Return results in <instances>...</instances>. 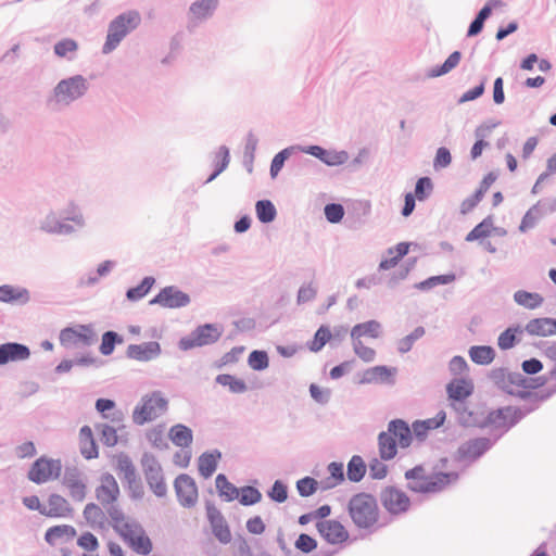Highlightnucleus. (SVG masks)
<instances>
[{
  "label": "nucleus",
  "mask_w": 556,
  "mask_h": 556,
  "mask_svg": "<svg viewBox=\"0 0 556 556\" xmlns=\"http://www.w3.org/2000/svg\"><path fill=\"white\" fill-rule=\"evenodd\" d=\"M456 471H445L434 467L427 471L424 466H416L405 472L408 489L416 493H438L458 480Z\"/></svg>",
  "instance_id": "nucleus-1"
},
{
  "label": "nucleus",
  "mask_w": 556,
  "mask_h": 556,
  "mask_svg": "<svg viewBox=\"0 0 556 556\" xmlns=\"http://www.w3.org/2000/svg\"><path fill=\"white\" fill-rule=\"evenodd\" d=\"M348 508L351 519L358 528H371L379 520V507L371 494H355L351 497Z\"/></svg>",
  "instance_id": "nucleus-2"
},
{
  "label": "nucleus",
  "mask_w": 556,
  "mask_h": 556,
  "mask_svg": "<svg viewBox=\"0 0 556 556\" xmlns=\"http://www.w3.org/2000/svg\"><path fill=\"white\" fill-rule=\"evenodd\" d=\"M140 23L141 16L136 10H130L116 16L109 25L106 40L103 45V53L113 51L127 34L136 29Z\"/></svg>",
  "instance_id": "nucleus-3"
},
{
  "label": "nucleus",
  "mask_w": 556,
  "mask_h": 556,
  "mask_svg": "<svg viewBox=\"0 0 556 556\" xmlns=\"http://www.w3.org/2000/svg\"><path fill=\"white\" fill-rule=\"evenodd\" d=\"M168 402L161 392L155 391L142 397L132 413L136 425H144L163 415L167 410Z\"/></svg>",
  "instance_id": "nucleus-4"
},
{
  "label": "nucleus",
  "mask_w": 556,
  "mask_h": 556,
  "mask_svg": "<svg viewBox=\"0 0 556 556\" xmlns=\"http://www.w3.org/2000/svg\"><path fill=\"white\" fill-rule=\"evenodd\" d=\"M118 534L124 542L137 554L149 555L153 549V543L144 529L136 521L122 525Z\"/></svg>",
  "instance_id": "nucleus-5"
},
{
  "label": "nucleus",
  "mask_w": 556,
  "mask_h": 556,
  "mask_svg": "<svg viewBox=\"0 0 556 556\" xmlns=\"http://www.w3.org/2000/svg\"><path fill=\"white\" fill-rule=\"evenodd\" d=\"M62 470V464L58 459L47 457L38 458L28 471V479L37 484L59 478Z\"/></svg>",
  "instance_id": "nucleus-6"
},
{
  "label": "nucleus",
  "mask_w": 556,
  "mask_h": 556,
  "mask_svg": "<svg viewBox=\"0 0 556 556\" xmlns=\"http://www.w3.org/2000/svg\"><path fill=\"white\" fill-rule=\"evenodd\" d=\"M86 90V79L81 76H75L60 81L55 87L54 93L58 102L67 104L81 97Z\"/></svg>",
  "instance_id": "nucleus-7"
},
{
  "label": "nucleus",
  "mask_w": 556,
  "mask_h": 556,
  "mask_svg": "<svg viewBox=\"0 0 556 556\" xmlns=\"http://www.w3.org/2000/svg\"><path fill=\"white\" fill-rule=\"evenodd\" d=\"M96 340V333L90 326L78 325L64 328L60 333L63 346L89 345Z\"/></svg>",
  "instance_id": "nucleus-8"
},
{
  "label": "nucleus",
  "mask_w": 556,
  "mask_h": 556,
  "mask_svg": "<svg viewBox=\"0 0 556 556\" xmlns=\"http://www.w3.org/2000/svg\"><path fill=\"white\" fill-rule=\"evenodd\" d=\"M382 506L393 515L405 513L410 506L407 494L394 486H387L380 493Z\"/></svg>",
  "instance_id": "nucleus-9"
},
{
  "label": "nucleus",
  "mask_w": 556,
  "mask_h": 556,
  "mask_svg": "<svg viewBox=\"0 0 556 556\" xmlns=\"http://www.w3.org/2000/svg\"><path fill=\"white\" fill-rule=\"evenodd\" d=\"M175 492L184 507H192L198 502V488L194 480L188 475H180L175 480Z\"/></svg>",
  "instance_id": "nucleus-10"
},
{
  "label": "nucleus",
  "mask_w": 556,
  "mask_h": 556,
  "mask_svg": "<svg viewBox=\"0 0 556 556\" xmlns=\"http://www.w3.org/2000/svg\"><path fill=\"white\" fill-rule=\"evenodd\" d=\"M319 534L330 544H341L349 539V532L338 520H320L316 523Z\"/></svg>",
  "instance_id": "nucleus-11"
},
{
  "label": "nucleus",
  "mask_w": 556,
  "mask_h": 556,
  "mask_svg": "<svg viewBox=\"0 0 556 556\" xmlns=\"http://www.w3.org/2000/svg\"><path fill=\"white\" fill-rule=\"evenodd\" d=\"M190 302L189 295L175 287H166L151 301V304H160L168 308L186 306Z\"/></svg>",
  "instance_id": "nucleus-12"
},
{
  "label": "nucleus",
  "mask_w": 556,
  "mask_h": 556,
  "mask_svg": "<svg viewBox=\"0 0 556 556\" xmlns=\"http://www.w3.org/2000/svg\"><path fill=\"white\" fill-rule=\"evenodd\" d=\"M73 509L66 498L59 494H51L42 506L41 515L50 518H64L72 514Z\"/></svg>",
  "instance_id": "nucleus-13"
},
{
  "label": "nucleus",
  "mask_w": 556,
  "mask_h": 556,
  "mask_svg": "<svg viewBox=\"0 0 556 556\" xmlns=\"http://www.w3.org/2000/svg\"><path fill=\"white\" fill-rule=\"evenodd\" d=\"M96 495L103 505L113 504L117 500L119 495V488L112 475L106 473L102 476L101 483L97 488Z\"/></svg>",
  "instance_id": "nucleus-14"
},
{
  "label": "nucleus",
  "mask_w": 556,
  "mask_h": 556,
  "mask_svg": "<svg viewBox=\"0 0 556 556\" xmlns=\"http://www.w3.org/2000/svg\"><path fill=\"white\" fill-rule=\"evenodd\" d=\"M491 447L486 438H477L463 443L458 448V455L466 460H475Z\"/></svg>",
  "instance_id": "nucleus-15"
},
{
  "label": "nucleus",
  "mask_w": 556,
  "mask_h": 556,
  "mask_svg": "<svg viewBox=\"0 0 556 556\" xmlns=\"http://www.w3.org/2000/svg\"><path fill=\"white\" fill-rule=\"evenodd\" d=\"M207 518L210 520L214 535L222 543L230 542L231 532L220 511L214 506H207Z\"/></svg>",
  "instance_id": "nucleus-16"
},
{
  "label": "nucleus",
  "mask_w": 556,
  "mask_h": 556,
  "mask_svg": "<svg viewBox=\"0 0 556 556\" xmlns=\"http://www.w3.org/2000/svg\"><path fill=\"white\" fill-rule=\"evenodd\" d=\"M160 353V344L154 341L130 344L127 349V356L139 362H149L157 357Z\"/></svg>",
  "instance_id": "nucleus-17"
},
{
  "label": "nucleus",
  "mask_w": 556,
  "mask_h": 556,
  "mask_svg": "<svg viewBox=\"0 0 556 556\" xmlns=\"http://www.w3.org/2000/svg\"><path fill=\"white\" fill-rule=\"evenodd\" d=\"M63 485L68 495L76 502H83L87 494L85 479L77 472H67L63 479Z\"/></svg>",
  "instance_id": "nucleus-18"
},
{
  "label": "nucleus",
  "mask_w": 556,
  "mask_h": 556,
  "mask_svg": "<svg viewBox=\"0 0 556 556\" xmlns=\"http://www.w3.org/2000/svg\"><path fill=\"white\" fill-rule=\"evenodd\" d=\"M29 355L28 348L20 343H4L0 345V365L9 362L24 361Z\"/></svg>",
  "instance_id": "nucleus-19"
},
{
  "label": "nucleus",
  "mask_w": 556,
  "mask_h": 556,
  "mask_svg": "<svg viewBox=\"0 0 556 556\" xmlns=\"http://www.w3.org/2000/svg\"><path fill=\"white\" fill-rule=\"evenodd\" d=\"M75 536L76 530L74 527L70 525H59L51 527L46 531L45 540L50 545H56L73 541Z\"/></svg>",
  "instance_id": "nucleus-20"
},
{
  "label": "nucleus",
  "mask_w": 556,
  "mask_h": 556,
  "mask_svg": "<svg viewBox=\"0 0 556 556\" xmlns=\"http://www.w3.org/2000/svg\"><path fill=\"white\" fill-rule=\"evenodd\" d=\"M526 331L531 336L548 337L556 334V319L543 317L531 319L526 325Z\"/></svg>",
  "instance_id": "nucleus-21"
},
{
  "label": "nucleus",
  "mask_w": 556,
  "mask_h": 556,
  "mask_svg": "<svg viewBox=\"0 0 556 556\" xmlns=\"http://www.w3.org/2000/svg\"><path fill=\"white\" fill-rule=\"evenodd\" d=\"M304 152L319 159L330 166L341 165L348 160L345 152H329L319 146H309Z\"/></svg>",
  "instance_id": "nucleus-22"
},
{
  "label": "nucleus",
  "mask_w": 556,
  "mask_h": 556,
  "mask_svg": "<svg viewBox=\"0 0 556 556\" xmlns=\"http://www.w3.org/2000/svg\"><path fill=\"white\" fill-rule=\"evenodd\" d=\"M395 369L387 366H375L366 369L362 377L361 383H384L391 381Z\"/></svg>",
  "instance_id": "nucleus-23"
},
{
  "label": "nucleus",
  "mask_w": 556,
  "mask_h": 556,
  "mask_svg": "<svg viewBox=\"0 0 556 556\" xmlns=\"http://www.w3.org/2000/svg\"><path fill=\"white\" fill-rule=\"evenodd\" d=\"M219 338V332L212 325H204L199 327L194 332L193 343H189L185 340L181 341L184 349H189L193 345H206L215 342Z\"/></svg>",
  "instance_id": "nucleus-24"
},
{
  "label": "nucleus",
  "mask_w": 556,
  "mask_h": 556,
  "mask_svg": "<svg viewBox=\"0 0 556 556\" xmlns=\"http://www.w3.org/2000/svg\"><path fill=\"white\" fill-rule=\"evenodd\" d=\"M516 410L511 407H503L493 410L488 416V421L495 428L507 429L515 424Z\"/></svg>",
  "instance_id": "nucleus-25"
},
{
  "label": "nucleus",
  "mask_w": 556,
  "mask_h": 556,
  "mask_svg": "<svg viewBox=\"0 0 556 556\" xmlns=\"http://www.w3.org/2000/svg\"><path fill=\"white\" fill-rule=\"evenodd\" d=\"M97 410L103 418L110 419L112 424L119 426L124 420V415L121 410L115 409V402L109 399H99L96 402Z\"/></svg>",
  "instance_id": "nucleus-26"
},
{
  "label": "nucleus",
  "mask_w": 556,
  "mask_h": 556,
  "mask_svg": "<svg viewBox=\"0 0 556 556\" xmlns=\"http://www.w3.org/2000/svg\"><path fill=\"white\" fill-rule=\"evenodd\" d=\"M408 251L409 243L407 242H401L394 248H390L387 252L388 257L380 262L379 268L382 270H388L395 267L399 262L408 253Z\"/></svg>",
  "instance_id": "nucleus-27"
},
{
  "label": "nucleus",
  "mask_w": 556,
  "mask_h": 556,
  "mask_svg": "<svg viewBox=\"0 0 556 556\" xmlns=\"http://www.w3.org/2000/svg\"><path fill=\"white\" fill-rule=\"evenodd\" d=\"M29 300V292L25 288L10 285L0 286V301L24 304Z\"/></svg>",
  "instance_id": "nucleus-28"
},
{
  "label": "nucleus",
  "mask_w": 556,
  "mask_h": 556,
  "mask_svg": "<svg viewBox=\"0 0 556 556\" xmlns=\"http://www.w3.org/2000/svg\"><path fill=\"white\" fill-rule=\"evenodd\" d=\"M80 452L85 458L91 459L98 456V448L93 440L92 430L89 426H84L79 431Z\"/></svg>",
  "instance_id": "nucleus-29"
},
{
  "label": "nucleus",
  "mask_w": 556,
  "mask_h": 556,
  "mask_svg": "<svg viewBox=\"0 0 556 556\" xmlns=\"http://www.w3.org/2000/svg\"><path fill=\"white\" fill-rule=\"evenodd\" d=\"M388 431L393 435L401 447H407L412 441V431L403 420H393L389 424Z\"/></svg>",
  "instance_id": "nucleus-30"
},
{
  "label": "nucleus",
  "mask_w": 556,
  "mask_h": 556,
  "mask_svg": "<svg viewBox=\"0 0 556 556\" xmlns=\"http://www.w3.org/2000/svg\"><path fill=\"white\" fill-rule=\"evenodd\" d=\"M473 390L471 381L466 379H455L447 386L448 396L453 400L462 401L468 397Z\"/></svg>",
  "instance_id": "nucleus-31"
},
{
  "label": "nucleus",
  "mask_w": 556,
  "mask_h": 556,
  "mask_svg": "<svg viewBox=\"0 0 556 556\" xmlns=\"http://www.w3.org/2000/svg\"><path fill=\"white\" fill-rule=\"evenodd\" d=\"M381 326L376 320H368L366 323L355 325L351 330L352 339H362L364 337L376 339L380 334Z\"/></svg>",
  "instance_id": "nucleus-32"
},
{
  "label": "nucleus",
  "mask_w": 556,
  "mask_h": 556,
  "mask_svg": "<svg viewBox=\"0 0 556 556\" xmlns=\"http://www.w3.org/2000/svg\"><path fill=\"white\" fill-rule=\"evenodd\" d=\"M469 357L478 365H489L495 358V351L489 345H475L469 349Z\"/></svg>",
  "instance_id": "nucleus-33"
},
{
  "label": "nucleus",
  "mask_w": 556,
  "mask_h": 556,
  "mask_svg": "<svg viewBox=\"0 0 556 556\" xmlns=\"http://www.w3.org/2000/svg\"><path fill=\"white\" fill-rule=\"evenodd\" d=\"M169 439L180 447H188L192 443V431L185 425L178 424L170 428Z\"/></svg>",
  "instance_id": "nucleus-34"
},
{
  "label": "nucleus",
  "mask_w": 556,
  "mask_h": 556,
  "mask_svg": "<svg viewBox=\"0 0 556 556\" xmlns=\"http://www.w3.org/2000/svg\"><path fill=\"white\" fill-rule=\"evenodd\" d=\"M514 300L520 306H523L529 309L538 308L544 302V299L541 294L536 292H528L525 290H519L515 292Z\"/></svg>",
  "instance_id": "nucleus-35"
},
{
  "label": "nucleus",
  "mask_w": 556,
  "mask_h": 556,
  "mask_svg": "<svg viewBox=\"0 0 556 556\" xmlns=\"http://www.w3.org/2000/svg\"><path fill=\"white\" fill-rule=\"evenodd\" d=\"M523 329L520 326L509 327L497 338V345L501 350H509L520 341Z\"/></svg>",
  "instance_id": "nucleus-36"
},
{
  "label": "nucleus",
  "mask_w": 556,
  "mask_h": 556,
  "mask_svg": "<svg viewBox=\"0 0 556 556\" xmlns=\"http://www.w3.org/2000/svg\"><path fill=\"white\" fill-rule=\"evenodd\" d=\"M379 453L382 459H392L396 455V441L393 435L388 432H381L378 438Z\"/></svg>",
  "instance_id": "nucleus-37"
},
{
  "label": "nucleus",
  "mask_w": 556,
  "mask_h": 556,
  "mask_svg": "<svg viewBox=\"0 0 556 556\" xmlns=\"http://www.w3.org/2000/svg\"><path fill=\"white\" fill-rule=\"evenodd\" d=\"M219 457V453H204L201 455L199 458L200 475L204 478L211 477L217 468Z\"/></svg>",
  "instance_id": "nucleus-38"
},
{
  "label": "nucleus",
  "mask_w": 556,
  "mask_h": 556,
  "mask_svg": "<svg viewBox=\"0 0 556 556\" xmlns=\"http://www.w3.org/2000/svg\"><path fill=\"white\" fill-rule=\"evenodd\" d=\"M146 478H147V481L150 485V488L152 489V491L155 493V495L157 496H163L166 494V483L164 481V478L162 476V472H161V469L160 468H150L147 472H146Z\"/></svg>",
  "instance_id": "nucleus-39"
},
{
  "label": "nucleus",
  "mask_w": 556,
  "mask_h": 556,
  "mask_svg": "<svg viewBox=\"0 0 556 556\" xmlns=\"http://www.w3.org/2000/svg\"><path fill=\"white\" fill-rule=\"evenodd\" d=\"M215 483L219 495L226 501H233L239 497V490L228 481L225 475L219 473L215 479Z\"/></svg>",
  "instance_id": "nucleus-40"
},
{
  "label": "nucleus",
  "mask_w": 556,
  "mask_h": 556,
  "mask_svg": "<svg viewBox=\"0 0 556 556\" xmlns=\"http://www.w3.org/2000/svg\"><path fill=\"white\" fill-rule=\"evenodd\" d=\"M217 0H199L190 7V13L194 20L207 17L215 9Z\"/></svg>",
  "instance_id": "nucleus-41"
},
{
  "label": "nucleus",
  "mask_w": 556,
  "mask_h": 556,
  "mask_svg": "<svg viewBox=\"0 0 556 556\" xmlns=\"http://www.w3.org/2000/svg\"><path fill=\"white\" fill-rule=\"evenodd\" d=\"M366 472V466L361 456H353L348 464V478L353 482H358L363 479Z\"/></svg>",
  "instance_id": "nucleus-42"
},
{
  "label": "nucleus",
  "mask_w": 556,
  "mask_h": 556,
  "mask_svg": "<svg viewBox=\"0 0 556 556\" xmlns=\"http://www.w3.org/2000/svg\"><path fill=\"white\" fill-rule=\"evenodd\" d=\"M217 383L220 386L229 388V390L233 393H243L247 391V384L242 379H239L232 375H218L216 377Z\"/></svg>",
  "instance_id": "nucleus-43"
},
{
  "label": "nucleus",
  "mask_w": 556,
  "mask_h": 556,
  "mask_svg": "<svg viewBox=\"0 0 556 556\" xmlns=\"http://www.w3.org/2000/svg\"><path fill=\"white\" fill-rule=\"evenodd\" d=\"M492 228V220L490 218L483 219L466 236V241L471 242L475 240L486 238L491 235Z\"/></svg>",
  "instance_id": "nucleus-44"
},
{
  "label": "nucleus",
  "mask_w": 556,
  "mask_h": 556,
  "mask_svg": "<svg viewBox=\"0 0 556 556\" xmlns=\"http://www.w3.org/2000/svg\"><path fill=\"white\" fill-rule=\"evenodd\" d=\"M257 218L263 223H270L275 219L276 208L268 200H262L256 203Z\"/></svg>",
  "instance_id": "nucleus-45"
},
{
  "label": "nucleus",
  "mask_w": 556,
  "mask_h": 556,
  "mask_svg": "<svg viewBox=\"0 0 556 556\" xmlns=\"http://www.w3.org/2000/svg\"><path fill=\"white\" fill-rule=\"evenodd\" d=\"M153 285L154 278L146 277L139 286L127 291V298L131 301L140 300L150 291Z\"/></svg>",
  "instance_id": "nucleus-46"
},
{
  "label": "nucleus",
  "mask_w": 556,
  "mask_h": 556,
  "mask_svg": "<svg viewBox=\"0 0 556 556\" xmlns=\"http://www.w3.org/2000/svg\"><path fill=\"white\" fill-rule=\"evenodd\" d=\"M460 61V52L454 51L450 56L445 60V62L438 68H433L430 73L431 77H438L451 72L455 68Z\"/></svg>",
  "instance_id": "nucleus-47"
},
{
  "label": "nucleus",
  "mask_w": 556,
  "mask_h": 556,
  "mask_svg": "<svg viewBox=\"0 0 556 556\" xmlns=\"http://www.w3.org/2000/svg\"><path fill=\"white\" fill-rule=\"evenodd\" d=\"M248 364L254 370L266 369L269 365L268 355L264 351H253L249 355Z\"/></svg>",
  "instance_id": "nucleus-48"
},
{
  "label": "nucleus",
  "mask_w": 556,
  "mask_h": 556,
  "mask_svg": "<svg viewBox=\"0 0 556 556\" xmlns=\"http://www.w3.org/2000/svg\"><path fill=\"white\" fill-rule=\"evenodd\" d=\"M84 517L93 527L102 523L104 515L98 505L90 503L84 509Z\"/></svg>",
  "instance_id": "nucleus-49"
},
{
  "label": "nucleus",
  "mask_w": 556,
  "mask_h": 556,
  "mask_svg": "<svg viewBox=\"0 0 556 556\" xmlns=\"http://www.w3.org/2000/svg\"><path fill=\"white\" fill-rule=\"evenodd\" d=\"M262 494L253 486H244L239 491V501L242 505H253L261 501Z\"/></svg>",
  "instance_id": "nucleus-50"
},
{
  "label": "nucleus",
  "mask_w": 556,
  "mask_h": 556,
  "mask_svg": "<svg viewBox=\"0 0 556 556\" xmlns=\"http://www.w3.org/2000/svg\"><path fill=\"white\" fill-rule=\"evenodd\" d=\"M353 348L356 355L364 362H372L375 359V350L366 346L361 339H353Z\"/></svg>",
  "instance_id": "nucleus-51"
},
{
  "label": "nucleus",
  "mask_w": 556,
  "mask_h": 556,
  "mask_svg": "<svg viewBox=\"0 0 556 556\" xmlns=\"http://www.w3.org/2000/svg\"><path fill=\"white\" fill-rule=\"evenodd\" d=\"M454 274H446V275H440V276H433L428 278L427 280L419 283V288L421 289H429L432 287H435L437 285H447L455 280Z\"/></svg>",
  "instance_id": "nucleus-52"
},
{
  "label": "nucleus",
  "mask_w": 556,
  "mask_h": 556,
  "mask_svg": "<svg viewBox=\"0 0 556 556\" xmlns=\"http://www.w3.org/2000/svg\"><path fill=\"white\" fill-rule=\"evenodd\" d=\"M294 546L303 553H311L317 547V542L311 535L302 533L296 539Z\"/></svg>",
  "instance_id": "nucleus-53"
},
{
  "label": "nucleus",
  "mask_w": 556,
  "mask_h": 556,
  "mask_svg": "<svg viewBox=\"0 0 556 556\" xmlns=\"http://www.w3.org/2000/svg\"><path fill=\"white\" fill-rule=\"evenodd\" d=\"M116 341L122 342L121 339H117V334L113 331H108L102 337V342L100 345V352L103 355H110L113 350Z\"/></svg>",
  "instance_id": "nucleus-54"
},
{
  "label": "nucleus",
  "mask_w": 556,
  "mask_h": 556,
  "mask_svg": "<svg viewBox=\"0 0 556 556\" xmlns=\"http://www.w3.org/2000/svg\"><path fill=\"white\" fill-rule=\"evenodd\" d=\"M110 517H111V520H112V526L114 528V530L118 533L121 531V526L122 525H129L132 520L128 519L122 510H119L118 508L116 507H112L111 509L108 510Z\"/></svg>",
  "instance_id": "nucleus-55"
},
{
  "label": "nucleus",
  "mask_w": 556,
  "mask_h": 556,
  "mask_svg": "<svg viewBox=\"0 0 556 556\" xmlns=\"http://www.w3.org/2000/svg\"><path fill=\"white\" fill-rule=\"evenodd\" d=\"M432 190V182L431 179L428 177H421L417 180L416 187H415V197L422 201L427 198L429 192Z\"/></svg>",
  "instance_id": "nucleus-56"
},
{
  "label": "nucleus",
  "mask_w": 556,
  "mask_h": 556,
  "mask_svg": "<svg viewBox=\"0 0 556 556\" xmlns=\"http://www.w3.org/2000/svg\"><path fill=\"white\" fill-rule=\"evenodd\" d=\"M452 162V156L448 151V149L441 147L438 149L434 161H433V167L435 169H441L444 167H447Z\"/></svg>",
  "instance_id": "nucleus-57"
},
{
  "label": "nucleus",
  "mask_w": 556,
  "mask_h": 556,
  "mask_svg": "<svg viewBox=\"0 0 556 556\" xmlns=\"http://www.w3.org/2000/svg\"><path fill=\"white\" fill-rule=\"evenodd\" d=\"M330 338L331 333L329 329L320 327L315 333L314 340L311 345V350L319 351L326 344V342L329 341Z\"/></svg>",
  "instance_id": "nucleus-58"
},
{
  "label": "nucleus",
  "mask_w": 556,
  "mask_h": 556,
  "mask_svg": "<svg viewBox=\"0 0 556 556\" xmlns=\"http://www.w3.org/2000/svg\"><path fill=\"white\" fill-rule=\"evenodd\" d=\"M317 481L313 478L305 477L298 481L296 488L302 496H309L316 491Z\"/></svg>",
  "instance_id": "nucleus-59"
},
{
  "label": "nucleus",
  "mask_w": 556,
  "mask_h": 556,
  "mask_svg": "<svg viewBox=\"0 0 556 556\" xmlns=\"http://www.w3.org/2000/svg\"><path fill=\"white\" fill-rule=\"evenodd\" d=\"M325 215L330 223H338L344 215V210L341 204H328L325 207Z\"/></svg>",
  "instance_id": "nucleus-60"
},
{
  "label": "nucleus",
  "mask_w": 556,
  "mask_h": 556,
  "mask_svg": "<svg viewBox=\"0 0 556 556\" xmlns=\"http://www.w3.org/2000/svg\"><path fill=\"white\" fill-rule=\"evenodd\" d=\"M77 42L73 39H63L61 41H59L55 46H54V52L56 55L63 58L65 56L68 52H74L77 50Z\"/></svg>",
  "instance_id": "nucleus-61"
},
{
  "label": "nucleus",
  "mask_w": 556,
  "mask_h": 556,
  "mask_svg": "<svg viewBox=\"0 0 556 556\" xmlns=\"http://www.w3.org/2000/svg\"><path fill=\"white\" fill-rule=\"evenodd\" d=\"M101 429V440L108 446H114L117 443V433L116 429L113 426L102 425Z\"/></svg>",
  "instance_id": "nucleus-62"
},
{
  "label": "nucleus",
  "mask_w": 556,
  "mask_h": 556,
  "mask_svg": "<svg viewBox=\"0 0 556 556\" xmlns=\"http://www.w3.org/2000/svg\"><path fill=\"white\" fill-rule=\"evenodd\" d=\"M118 473L131 483L136 479L135 467L128 459H119L117 465Z\"/></svg>",
  "instance_id": "nucleus-63"
},
{
  "label": "nucleus",
  "mask_w": 556,
  "mask_h": 556,
  "mask_svg": "<svg viewBox=\"0 0 556 556\" xmlns=\"http://www.w3.org/2000/svg\"><path fill=\"white\" fill-rule=\"evenodd\" d=\"M77 543L81 548L90 552H93L99 547L97 538L90 532L81 534Z\"/></svg>",
  "instance_id": "nucleus-64"
}]
</instances>
